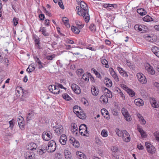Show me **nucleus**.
Here are the masks:
<instances>
[{
	"instance_id": "1",
	"label": "nucleus",
	"mask_w": 159,
	"mask_h": 159,
	"mask_svg": "<svg viewBox=\"0 0 159 159\" xmlns=\"http://www.w3.org/2000/svg\"><path fill=\"white\" fill-rule=\"evenodd\" d=\"M33 38L35 42V48L38 49L37 52L35 51V53H34L33 57L36 63L38 64L39 68H40V60L39 59L40 56L39 53V49L40 48L39 38L37 35L35 34H34Z\"/></svg>"
},
{
	"instance_id": "2",
	"label": "nucleus",
	"mask_w": 159,
	"mask_h": 159,
	"mask_svg": "<svg viewBox=\"0 0 159 159\" xmlns=\"http://www.w3.org/2000/svg\"><path fill=\"white\" fill-rule=\"evenodd\" d=\"M80 6L82 10L84 11L83 12L86 15V17L85 18V21L86 22L88 23L90 19L89 15V9L87 5L85 2L81 1L80 3Z\"/></svg>"
},
{
	"instance_id": "3",
	"label": "nucleus",
	"mask_w": 159,
	"mask_h": 159,
	"mask_svg": "<svg viewBox=\"0 0 159 159\" xmlns=\"http://www.w3.org/2000/svg\"><path fill=\"white\" fill-rule=\"evenodd\" d=\"M48 89L51 93L54 94H58L62 92L59 89L58 86L54 85H50L48 87Z\"/></svg>"
},
{
	"instance_id": "4",
	"label": "nucleus",
	"mask_w": 159,
	"mask_h": 159,
	"mask_svg": "<svg viewBox=\"0 0 159 159\" xmlns=\"http://www.w3.org/2000/svg\"><path fill=\"white\" fill-rule=\"evenodd\" d=\"M57 147L56 142L53 140L49 141L48 144V151L52 152L56 149Z\"/></svg>"
},
{
	"instance_id": "5",
	"label": "nucleus",
	"mask_w": 159,
	"mask_h": 159,
	"mask_svg": "<svg viewBox=\"0 0 159 159\" xmlns=\"http://www.w3.org/2000/svg\"><path fill=\"white\" fill-rule=\"evenodd\" d=\"M79 132L82 135L87 136L89 134L88 131L87 130V127L84 124H82L79 127Z\"/></svg>"
},
{
	"instance_id": "6",
	"label": "nucleus",
	"mask_w": 159,
	"mask_h": 159,
	"mask_svg": "<svg viewBox=\"0 0 159 159\" xmlns=\"http://www.w3.org/2000/svg\"><path fill=\"white\" fill-rule=\"evenodd\" d=\"M137 77L139 81L142 84H145L147 82V80L145 76L142 73H138Z\"/></svg>"
},
{
	"instance_id": "7",
	"label": "nucleus",
	"mask_w": 159,
	"mask_h": 159,
	"mask_svg": "<svg viewBox=\"0 0 159 159\" xmlns=\"http://www.w3.org/2000/svg\"><path fill=\"white\" fill-rule=\"evenodd\" d=\"M42 137L44 140L48 141L52 138V135L50 131H45L43 133Z\"/></svg>"
},
{
	"instance_id": "8",
	"label": "nucleus",
	"mask_w": 159,
	"mask_h": 159,
	"mask_svg": "<svg viewBox=\"0 0 159 159\" xmlns=\"http://www.w3.org/2000/svg\"><path fill=\"white\" fill-rule=\"evenodd\" d=\"M121 112L124 116L125 119L127 121H130L131 120V117L130 116L127 110L125 108H123L121 109Z\"/></svg>"
},
{
	"instance_id": "9",
	"label": "nucleus",
	"mask_w": 159,
	"mask_h": 159,
	"mask_svg": "<svg viewBox=\"0 0 159 159\" xmlns=\"http://www.w3.org/2000/svg\"><path fill=\"white\" fill-rule=\"evenodd\" d=\"M35 154L30 150H27L25 153V159H36L34 157Z\"/></svg>"
},
{
	"instance_id": "10",
	"label": "nucleus",
	"mask_w": 159,
	"mask_h": 159,
	"mask_svg": "<svg viewBox=\"0 0 159 159\" xmlns=\"http://www.w3.org/2000/svg\"><path fill=\"white\" fill-rule=\"evenodd\" d=\"M71 88L72 90L77 94H79L81 92L80 87L77 84H72Z\"/></svg>"
},
{
	"instance_id": "11",
	"label": "nucleus",
	"mask_w": 159,
	"mask_h": 159,
	"mask_svg": "<svg viewBox=\"0 0 159 159\" xmlns=\"http://www.w3.org/2000/svg\"><path fill=\"white\" fill-rule=\"evenodd\" d=\"M121 136L125 141L126 142L130 141V135L129 133L125 130H123V133Z\"/></svg>"
},
{
	"instance_id": "12",
	"label": "nucleus",
	"mask_w": 159,
	"mask_h": 159,
	"mask_svg": "<svg viewBox=\"0 0 159 159\" xmlns=\"http://www.w3.org/2000/svg\"><path fill=\"white\" fill-rule=\"evenodd\" d=\"M147 151L149 153L153 154L155 151V148L149 143H145Z\"/></svg>"
},
{
	"instance_id": "13",
	"label": "nucleus",
	"mask_w": 159,
	"mask_h": 159,
	"mask_svg": "<svg viewBox=\"0 0 159 159\" xmlns=\"http://www.w3.org/2000/svg\"><path fill=\"white\" fill-rule=\"evenodd\" d=\"M37 147V146L36 143H31L29 144L27 146L26 148L27 150L30 151H34L36 150Z\"/></svg>"
},
{
	"instance_id": "14",
	"label": "nucleus",
	"mask_w": 159,
	"mask_h": 159,
	"mask_svg": "<svg viewBox=\"0 0 159 159\" xmlns=\"http://www.w3.org/2000/svg\"><path fill=\"white\" fill-rule=\"evenodd\" d=\"M63 131V127L61 125H59L58 126L56 127L55 131L57 135H60Z\"/></svg>"
},
{
	"instance_id": "15",
	"label": "nucleus",
	"mask_w": 159,
	"mask_h": 159,
	"mask_svg": "<svg viewBox=\"0 0 159 159\" xmlns=\"http://www.w3.org/2000/svg\"><path fill=\"white\" fill-rule=\"evenodd\" d=\"M148 66H147L145 67L148 72L151 75H154L155 74V71L153 67L148 64Z\"/></svg>"
},
{
	"instance_id": "16",
	"label": "nucleus",
	"mask_w": 159,
	"mask_h": 159,
	"mask_svg": "<svg viewBox=\"0 0 159 159\" xmlns=\"http://www.w3.org/2000/svg\"><path fill=\"white\" fill-rule=\"evenodd\" d=\"M67 139L66 135L64 134L61 135L59 139L60 143L63 145H65L66 143Z\"/></svg>"
},
{
	"instance_id": "17",
	"label": "nucleus",
	"mask_w": 159,
	"mask_h": 159,
	"mask_svg": "<svg viewBox=\"0 0 159 159\" xmlns=\"http://www.w3.org/2000/svg\"><path fill=\"white\" fill-rule=\"evenodd\" d=\"M123 87L125 89L126 91L131 96L133 97L135 95V93L131 89H129L126 85H124Z\"/></svg>"
},
{
	"instance_id": "18",
	"label": "nucleus",
	"mask_w": 159,
	"mask_h": 159,
	"mask_svg": "<svg viewBox=\"0 0 159 159\" xmlns=\"http://www.w3.org/2000/svg\"><path fill=\"white\" fill-rule=\"evenodd\" d=\"M41 148H40V154H43V153H45L48 149V146L45 143H43L41 146Z\"/></svg>"
},
{
	"instance_id": "19",
	"label": "nucleus",
	"mask_w": 159,
	"mask_h": 159,
	"mask_svg": "<svg viewBox=\"0 0 159 159\" xmlns=\"http://www.w3.org/2000/svg\"><path fill=\"white\" fill-rule=\"evenodd\" d=\"M77 11H78V14L79 16H82L85 20V18L86 17V15L84 13H83V11L80 6H77L76 7Z\"/></svg>"
},
{
	"instance_id": "20",
	"label": "nucleus",
	"mask_w": 159,
	"mask_h": 159,
	"mask_svg": "<svg viewBox=\"0 0 159 159\" xmlns=\"http://www.w3.org/2000/svg\"><path fill=\"white\" fill-rule=\"evenodd\" d=\"M152 52L158 57H159V48L157 47L152 48Z\"/></svg>"
},
{
	"instance_id": "21",
	"label": "nucleus",
	"mask_w": 159,
	"mask_h": 159,
	"mask_svg": "<svg viewBox=\"0 0 159 159\" xmlns=\"http://www.w3.org/2000/svg\"><path fill=\"white\" fill-rule=\"evenodd\" d=\"M137 129L139 132L140 133L141 136L143 138H144L147 137L146 133L139 126L137 127Z\"/></svg>"
},
{
	"instance_id": "22",
	"label": "nucleus",
	"mask_w": 159,
	"mask_h": 159,
	"mask_svg": "<svg viewBox=\"0 0 159 159\" xmlns=\"http://www.w3.org/2000/svg\"><path fill=\"white\" fill-rule=\"evenodd\" d=\"M110 74L112 77L114 79L116 82H118L119 81V79L117 75L116 74L113 69H112V70L111 71Z\"/></svg>"
},
{
	"instance_id": "23",
	"label": "nucleus",
	"mask_w": 159,
	"mask_h": 159,
	"mask_svg": "<svg viewBox=\"0 0 159 159\" xmlns=\"http://www.w3.org/2000/svg\"><path fill=\"white\" fill-rule=\"evenodd\" d=\"M155 37L156 36H154V38H153V36L152 37L151 36L148 35L147 36H145V38L146 40H148V41L151 42H153L156 41V39L155 38Z\"/></svg>"
},
{
	"instance_id": "24",
	"label": "nucleus",
	"mask_w": 159,
	"mask_h": 159,
	"mask_svg": "<svg viewBox=\"0 0 159 159\" xmlns=\"http://www.w3.org/2000/svg\"><path fill=\"white\" fill-rule=\"evenodd\" d=\"M76 115L79 118L82 119H84L86 117L84 112L80 110L79 111V113L76 114Z\"/></svg>"
},
{
	"instance_id": "25",
	"label": "nucleus",
	"mask_w": 159,
	"mask_h": 159,
	"mask_svg": "<svg viewBox=\"0 0 159 159\" xmlns=\"http://www.w3.org/2000/svg\"><path fill=\"white\" fill-rule=\"evenodd\" d=\"M134 103L136 105L139 106H142L143 104V101L140 98L135 99L134 100Z\"/></svg>"
},
{
	"instance_id": "26",
	"label": "nucleus",
	"mask_w": 159,
	"mask_h": 159,
	"mask_svg": "<svg viewBox=\"0 0 159 159\" xmlns=\"http://www.w3.org/2000/svg\"><path fill=\"white\" fill-rule=\"evenodd\" d=\"M147 27L143 25H140L139 31L142 33H145L147 31Z\"/></svg>"
},
{
	"instance_id": "27",
	"label": "nucleus",
	"mask_w": 159,
	"mask_h": 159,
	"mask_svg": "<svg viewBox=\"0 0 159 159\" xmlns=\"http://www.w3.org/2000/svg\"><path fill=\"white\" fill-rule=\"evenodd\" d=\"M76 155L79 159H86V156L81 152H77Z\"/></svg>"
},
{
	"instance_id": "28",
	"label": "nucleus",
	"mask_w": 159,
	"mask_h": 159,
	"mask_svg": "<svg viewBox=\"0 0 159 159\" xmlns=\"http://www.w3.org/2000/svg\"><path fill=\"white\" fill-rule=\"evenodd\" d=\"M91 91L92 94L95 96H97L99 93V90L94 86H93L91 88Z\"/></svg>"
},
{
	"instance_id": "29",
	"label": "nucleus",
	"mask_w": 159,
	"mask_h": 159,
	"mask_svg": "<svg viewBox=\"0 0 159 159\" xmlns=\"http://www.w3.org/2000/svg\"><path fill=\"white\" fill-rule=\"evenodd\" d=\"M154 98L152 99V100H151L150 102L151 104L153 107L155 108H158L159 106L158 104L157 103V102L156 100H155V99H154Z\"/></svg>"
},
{
	"instance_id": "30",
	"label": "nucleus",
	"mask_w": 159,
	"mask_h": 159,
	"mask_svg": "<svg viewBox=\"0 0 159 159\" xmlns=\"http://www.w3.org/2000/svg\"><path fill=\"white\" fill-rule=\"evenodd\" d=\"M63 21L64 23L66 26L67 28H69L70 27V25L69 23L68 19L66 17H63L62 18Z\"/></svg>"
},
{
	"instance_id": "31",
	"label": "nucleus",
	"mask_w": 159,
	"mask_h": 159,
	"mask_svg": "<svg viewBox=\"0 0 159 159\" xmlns=\"http://www.w3.org/2000/svg\"><path fill=\"white\" fill-rule=\"evenodd\" d=\"M102 90L105 93L109 94L108 96H107L108 97L110 98H111L112 97V96L111 93V91L110 90H109L108 89L105 87H103L102 88Z\"/></svg>"
},
{
	"instance_id": "32",
	"label": "nucleus",
	"mask_w": 159,
	"mask_h": 159,
	"mask_svg": "<svg viewBox=\"0 0 159 159\" xmlns=\"http://www.w3.org/2000/svg\"><path fill=\"white\" fill-rule=\"evenodd\" d=\"M107 97L105 95H102L100 98V101L104 103H107L108 101Z\"/></svg>"
},
{
	"instance_id": "33",
	"label": "nucleus",
	"mask_w": 159,
	"mask_h": 159,
	"mask_svg": "<svg viewBox=\"0 0 159 159\" xmlns=\"http://www.w3.org/2000/svg\"><path fill=\"white\" fill-rule=\"evenodd\" d=\"M137 12L141 16H143L147 14L146 11L143 8L138 9L137 10Z\"/></svg>"
},
{
	"instance_id": "34",
	"label": "nucleus",
	"mask_w": 159,
	"mask_h": 159,
	"mask_svg": "<svg viewBox=\"0 0 159 159\" xmlns=\"http://www.w3.org/2000/svg\"><path fill=\"white\" fill-rule=\"evenodd\" d=\"M34 116V113L31 111L26 116V120L27 121H30L32 118H33Z\"/></svg>"
},
{
	"instance_id": "35",
	"label": "nucleus",
	"mask_w": 159,
	"mask_h": 159,
	"mask_svg": "<svg viewBox=\"0 0 159 159\" xmlns=\"http://www.w3.org/2000/svg\"><path fill=\"white\" fill-rule=\"evenodd\" d=\"M91 70L93 72L95 75H96L97 77L98 78L101 80H102V77L100 75V74L94 68H92Z\"/></svg>"
},
{
	"instance_id": "36",
	"label": "nucleus",
	"mask_w": 159,
	"mask_h": 159,
	"mask_svg": "<svg viewBox=\"0 0 159 159\" xmlns=\"http://www.w3.org/2000/svg\"><path fill=\"white\" fill-rule=\"evenodd\" d=\"M111 5H110V7H109L107 9L108 10H112V11H115L117 9L118 6L117 4H111Z\"/></svg>"
},
{
	"instance_id": "37",
	"label": "nucleus",
	"mask_w": 159,
	"mask_h": 159,
	"mask_svg": "<svg viewBox=\"0 0 159 159\" xmlns=\"http://www.w3.org/2000/svg\"><path fill=\"white\" fill-rule=\"evenodd\" d=\"M64 155L66 159H70L71 157V153L68 150H65Z\"/></svg>"
},
{
	"instance_id": "38",
	"label": "nucleus",
	"mask_w": 159,
	"mask_h": 159,
	"mask_svg": "<svg viewBox=\"0 0 159 159\" xmlns=\"http://www.w3.org/2000/svg\"><path fill=\"white\" fill-rule=\"evenodd\" d=\"M82 111L81 108L78 106H75L73 108V111L76 114L79 113V111Z\"/></svg>"
},
{
	"instance_id": "39",
	"label": "nucleus",
	"mask_w": 159,
	"mask_h": 159,
	"mask_svg": "<svg viewBox=\"0 0 159 159\" xmlns=\"http://www.w3.org/2000/svg\"><path fill=\"white\" fill-rule=\"evenodd\" d=\"M71 29L72 32L76 34H78L80 32V30L78 27L72 26L71 27Z\"/></svg>"
},
{
	"instance_id": "40",
	"label": "nucleus",
	"mask_w": 159,
	"mask_h": 159,
	"mask_svg": "<svg viewBox=\"0 0 159 159\" xmlns=\"http://www.w3.org/2000/svg\"><path fill=\"white\" fill-rule=\"evenodd\" d=\"M63 98L66 101L70 100L72 98H71L66 93H64L62 94Z\"/></svg>"
},
{
	"instance_id": "41",
	"label": "nucleus",
	"mask_w": 159,
	"mask_h": 159,
	"mask_svg": "<svg viewBox=\"0 0 159 159\" xmlns=\"http://www.w3.org/2000/svg\"><path fill=\"white\" fill-rule=\"evenodd\" d=\"M40 31L45 36H48L49 35V33L47 32L46 30L44 27L40 29Z\"/></svg>"
},
{
	"instance_id": "42",
	"label": "nucleus",
	"mask_w": 159,
	"mask_h": 159,
	"mask_svg": "<svg viewBox=\"0 0 159 159\" xmlns=\"http://www.w3.org/2000/svg\"><path fill=\"white\" fill-rule=\"evenodd\" d=\"M75 24L79 29H82L84 26V25L81 23L79 21L77 20L75 21Z\"/></svg>"
},
{
	"instance_id": "43",
	"label": "nucleus",
	"mask_w": 159,
	"mask_h": 159,
	"mask_svg": "<svg viewBox=\"0 0 159 159\" xmlns=\"http://www.w3.org/2000/svg\"><path fill=\"white\" fill-rule=\"evenodd\" d=\"M143 19L144 21L147 22L151 21L153 20L152 19V17L148 15H147L146 16L143 17Z\"/></svg>"
},
{
	"instance_id": "44",
	"label": "nucleus",
	"mask_w": 159,
	"mask_h": 159,
	"mask_svg": "<svg viewBox=\"0 0 159 159\" xmlns=\"http://www.w3.org/2000/svg\"><path fill=\"white\" fill-rule=\"evenodd\" d=\"M20 88L21 89H20V90H21V91L20 93V91L17 90V92L16 93V94H17V95H18L17 94V93H18V94H19V96H20V95H22V96H25L24 93H25L26 94V93H27V91L25 90V91L24 92L22 88L21 87Z\"/></svg>"
},
{
	"instance_id": "45",
	"label": "nucleus",
	"mask_w": 159,
	"mask_h": 159,
	"mask_svg": "<svg viewBox=\"0 0 159 159\" xmlns=\"http://www.w3.org/2000/svg\"><path fill=\"white\" fill-rule=\"evenodd\" d=\"M35 67L32 65H30L26 69V71L28 72H31L34 70Z\"/></svg>"
},
{
	"instance_id": "46",
	"label": "nucleus",
	"mask_w": 159,
	"mask_h": 159,
	"mask_svg": "<svg viewBox=\"0 0 159 159\" xmlns=\"http://www.w3.org/2000/svg\"><path fill=\"white\" fill-rule=\"evenodd\" d=\"M71 127L72 128V132H75L76 131H77L78 128L77 125L75 123H72Z\"/></svg>"
},
{
	"instance_id": "47",
	"label": "nucleus",
	"mask_w": 159,
	"mask_h": 159,
	"mask_svg": "<svg viewBox=\"0 0 159 159\" xmlns=\"http://www.w3.org/2000/svg\"><path fill=\"white\" fill-rule=\"evenodd\" d=\"M116 133L117 135L120 137H121L122 134L123 133V130H120L119 129H117L116 130Z\"/></svg>"
},
{
	"instance_id": "48",
	"label": "nucleus",
	"mask_w": 159,
	"mask_h": 159,
	"mask_svg": "<svg viewBox=\"0 0 159 159\" xmlns=\"http://www.w3.org/2000/svg\"><path fill=\"white\" fill-rule=\"evenodd\" d=\"M101 62L103 65H105V67L106 68H108L109 66L108 65V62L105 59H103L101 60Z\"/></svg>"
},
{
	"instance_id": "49",
	"label": "nucleus",
	"mask_w": 159,
	"mask_h": 159,
	"mask_svg": "<svg viewBox=\"0 0 159 159\" xmlns=\"http://www.w3.org/2000/svg\"><path fill=\"white\" fill-rule=\"evenodd\" d=\"M140 116H139V120L140 121V122L142 124L144 125L146 123V121L144 119L143 117L140 115Z\"/></svg>"
},
{
	"instance_id": "50",
	"label": "nucleus",
	"mask_w": 159,
	"mask_h": 159,
	"mask_svg": "<svg viewBox=\"0 0 159 159\" xmlns=\"http://www.w3.org/2000/svg\"><path fill=\"white\" fill-rule=\"evenodd\" d=\"M4 54L2 52L0 51V63H2L4 60Z\"/></svg>"
},
{
	"instance_id": "51",
	"label": "nucleus",
	"mask_w": 159,
	"mask_h": 159,
	"mask_svg": "<svg viewBox=\"0 0 159 159\" xmlns=\"http://www.w3.org/2000/svg\"><path fill=\"white\" fill-rule=\"evenodd\" d=\"M154 135L156 138V140L159 143V132H155Z\"/></svg>"
},
{
	"instance_id": "52",
	"label": "nucleus",
	"mask_w": 159,
	"mask_h": 159,
	"mask_svg": "<svg viewBox=\"0 0 159 159\" xmlns=\"http://www.w3.org/2000/svg\"><path fill=\"white\" fill-rule=\"evenodd\" d=\"M102 136L104 137H107L108 135L107 131L103 129L101 133Z\"/></svg>"
},
{
	"instance_id": "53",
	"label": "nucleus",
	"mask_w": 159,
	"mask_h": 159,
	"mask_svg": "<svg viewBox=\"0 0 159 159\" xmlns=\"http://www.w3.org/2000/svg\"><path fill=\"white\" fill-rule=\"evenodd\" d=\"M19 19L16 18V17H14L13 20V25L15 26H16L18 23Z\"/></svg>"
},
{
	"instance_id": "54",
	"label": "nucleus",
	"mask_w": 159,
	"mask_h": 159,
	"mask_svg": "<svg viewBox=\"0 0 159 159\" xmlns=\"http://www.w3.org/2000/svg\"><path fill=\"white\" fill-rule=\"evenodd\" d=\"M89 29L92 31L96 30V27L95 25L93 24H91L89 26Z\"/></svg>"
},
{
	"instance_id": "55",
	"label": "nucleus",
	"mask_w": 159,
	"mask_h": 159,
	"mask_svg": "<svg viewBox=\"0 0 159 159\" xmlns=\"http://www.w3.org/2000/svg\"><path fill=\"white\" fill-rule=\"evenodd\" d=\"M4 65L6 67H7L10 65V64L9 62V61L7 58H5V59H4Z\"/></svg>"
},
{
	"instance_id": "56",
	"label": "nucleus",
	"mask_w": 159,
	"mask_h": 159,
	"mask_svg": "<svg viewBox=\"0 0 159 159\" xmlns=\"http://www.w3.org/2000/svg\"><path fill=\"white\" fill-rule=\"evenodd\" d=\"M87 75H88L89 77L90 78V80L92 82H95V80L94 78L93 77V76L91 74L89 73Z\"/></svg>"
},
{
	"instance_id": "57",
	"label": "nucleus",
	"mask_w": 159,
	"mask_h": 159,
	"mask_svg": "<svg viewBox=\"0 0 159 159\" xmlns=\"http://www.w3.org/2000/svg\"><path fill=\"white\" fill-rule=\"evenodd\" d=\"M55 57V55L53 54L50 56H48L46 57V58L49 60H52Z\"/></svg>"
},
{
	"instance_id": "58",
	"label": "nucleus",
	"mask_w": 159,
	"mask_h": 159,
	"mask_svg": "<svg viewBox=\"0 0 159 159\" xmlns=\"http://www.w3.org/2000/svg\"><path fill=\"white\" fill-rule=\"evenodd\" d=\"M107 80L108 82H109L108 83H109L110 84H111V86H112V82L110 79H109L107 78L106 77L105 78V79L104 80V82L105 83L107 82Z\"/></svg>"
},
{
	"instance_id": "59",
	"label": "nucleus",
	"mask_w": 159,
	"mask_h": 159,
	"mask_svg": "<svg viewBox=\"0 0 159 159\" xmlns=\"http://www.w3.org/2000/svg\"><path fill=\"white\" fill-rule=\"evenodd\" d=\"M117 69L118 70V71L120 72V74L122 75V74H123V73H124L125 71L123 70V69L122 68L119 67H117Z\"/></svg>"
},
{
	"instance_id": "60",
	"label": "nucleus",
	"mask_w": 159,
	"mask_h": 159,
	"mask_svg": "<svg viewBox=\"0 0 159 159\" xmlns=\"http://www.w3.org/2000/svg\"><path fill=\"white\" fill-rule=\"evenodd\" d=\"M17 121L18 124H20L24 123L23 119L22 117H21V118H18Z\"/></svg>"
},
{
	"instance_id": "61",
	"label": "nucleus",
	"mask_w": 159,
	"mask_h": 159,
	"mask_svg": "<svg viewBox=\"0 0 159 159\" xmlns=\"http://www.w3.org/2000/svg\"><path fill=\"white\" fill-rule=\"evenodd\" d=\"M82 78L86 81H88L89 80V77L88 75L85 76L84 75L82 76Z\"/></svg>"
},
{
	"instance_id": "62",
	"label": "nucleus",
	"mask_w": 159,
	"mask_h": 159,
	"mask_svg": "<svg viewBox=\"0 0 159 159\" xmlns=\"http://www.w3.org/2000/svg\"><path fill=\"white\" fill-rule=\"evenodd\" d=\"M58 4L59 6V7L62 9H64V6L63 5V4L61 1H61H59L58 2Z\"/></svg>"
},
{
	"instance_id": "63",
	"label": "nucleus",
	"mask_w": 159,
	"mask_h": 159,
	"mask_svg": "<svg viewBox=\"0 0 159 159\" xmlns=\"http://www.w3.org/2000/svg\"><path fill=\"white\" fill-rule=\"evenodd\" d=\"M107 110L105 109H102L101 110V113L102 115L104 116L105 113H107Z\"/></svg>"
},
{
	"instance_id": "64",
	"label": "nucleus",
	"mask_w": 159,
	"mask_h": 159,
	"mask_svg": "<svg viewBox=\"0 0 159 159\" xmlns=\"http://www.w3.org/2000/svg\"><path fill=\"white\" fill-rule=\"evenodd\" d=\"M111 149L113 152H117L118 150V148L116 147H112L111 148Z\"/></svg>"
}]
</instances>
